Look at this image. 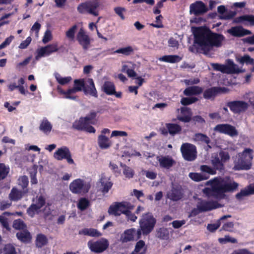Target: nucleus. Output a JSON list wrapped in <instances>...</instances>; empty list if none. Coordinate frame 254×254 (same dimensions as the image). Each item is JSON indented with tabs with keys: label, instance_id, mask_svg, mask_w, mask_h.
I'll return each mask as SVG.
<instances>
[{
	"label": "nucleus",
	"instance_id": "nucleus-1",
	"mask_svg": "<svg viewBox=\"0 0 254 254\" xmlns=\"http://www.w3.org/2000/svg\"><path fill=\"white\" fill-rule=\"evenodd\" d=\"M194 43L204 52L209 51L213 47H220L225 38L221 35L212 33L205 27L192 28Z\"/></svg>",
	"mask_w": 254,
	"mask_h": 254
},
{
	"label": "nucleus",
	"instance_id": "nucleus-2",
	"mask_svg": "<svg viewBox=\"0 0 254 254\" xmlns=\"http://www.w3.org/2000/svg\"><path fill=\"white\" fill-rule=\"evenodd\" d=\"M211 188H205L203 192L208 196L213 195L217 198H224L225 193L232 192L236 190L239 184L229 178H215L207 182Z\"/></svg>",
	"mask_w": 254,
	"mask_h": 254
},
{
	"label": "nucleus",
	"instance_id": "nucleus-3",
	"mask_svg": "<svg viewBox=\"0 0 254 254\" xmlns=\"http://www.w3.org/2000/svg\"><path fill=\"white\" fill-rule=\"evenodd\" d=\"M253 150L245 148L234 157V169L235 170H249L252 166L253 159Z\"/></svg>",
	"mask_w": 254,
	"mask_h": 254
},
{
	"label": "nucleus",
	"instance_id": "nucleus-4",
	"mask_svg": "<svg viewBox=\"0 0 254 254\" xmlns=\"http://www.w3.org/2000/svg\"><path fill=\"white\" fill-rule=\"evenodd\" d=\"M91 188L89 181L82 179H76L72 181L69 186L70 191L76 194L84 195L87 193Z\"/></svg>",
	"mask_w": 254,
	"mask_h": 254
},
{
	"label": "nucleus",
	"instance_id": "nucleus-5",
	"mask_svg": "<svg viewBox=\"0 0 254 254\" xmlns=\"http://www.w3.org/2000/svg\"><path fill=\"white\" fill-rule=\"evenodd\" d=\"M212 67L216 70L220 71L224 73H235L237 74L244 72L245 70L240 68L238 65L230 60H228L227 64H212Z\"/></svg>",
	"mask_w": 254,
	"mask_h": 254
},
{
	"label": "nucleus",
	"instance_id": "nucleus-6",
	"mask_svg": "<svg viewBox=\"0 0 254 254\" xmlns=\"http://www.w3.org/2000/svg\"><path fill=\"white\" fill-rule=\"evenodd\" d=\"M156 219L150 213H147L142 216L139 220V227L143 235H147L153 229L156 224Z\"/></svg>",
	"mask_w": 254,
	"mask_h": 254
},
{
	"label": "nucleus",
	"instance_id": "nucleus-7",
	"mask_svg": "<svg viewBox=\"0 0 254 254\" xmlns=\"http://www.w3.org/2000/svg\"><path fill=\"white\" fill-rule=\"evenodd\" d=\"M133 208V206L127 201L114 202L110 206L108 212L110 215L119 216L127 213V210H132Z\"/></svg>",
	"mask_w": 254,
	"mask_h": 254
},
{
	"label": "nucleus",
	"instance_id": "nucleus-8",
	"mask_svg": "<svg viewBox=\"0 0 254 254\" xmlns=\"http://www.w3.org/2000/svg\"><path fill=\"white\" fill-rule=\"evenodd\" d=\"M99 2L89 0L80 4L77 7V10L80 13L87 12L94 16H98L99 13Z\"/></svg>",
	"mask_w": 254,
	"mask_h": 254
},
{
	"label": "nucleus",
	"instance_id": "nucleus-9",
	"mask_svg": "<svg viewBox=\"0 0 254 254\" xmlns=\"http://www.w3.org/2000/svg\"><path fill=\"white\" fill-rule=\"evenodd\" d=\"M54 158L57 161L66 160L69 164H74V162L72 158L69 149L65 146L58 148L53 154Z\"/></svg>",
	"mask_w": 254,
	"mask_h": 254
},
{
	"label": "nucleus",
	"instance_id": "nucleus-10",
	"mask_svg": "<svg viewBox=\"0 0 254 254\" xmlns=\"http://www.w3.org/2000/svg\"><path fill=\"white\" fill-rule=\"evenodd\" d=\"M45 199L42 196H39L33 200V202L30 206L27 209V212L31 217L39 214L45 205Z\"/></svg>",
	"mask_w": 254,
	"mask_h": 254
},
{
	"label": "nucleus",
	"instance_id": "nucleus-11",
	"mask_svg": "<svg viewBox=\"0 0 254 254\" xmlns=\"http://www.w3.org/2000/svg\"><path fill=\"white\" fill-rule=\"evenodd\" d=\"M87 245L92 252L101 253L108 249L109 242L106 239L102 238L96 241H90L88 242Z\"/></svg>",
	"mask_w": 254,
	"mask_h": 254
},
{
	"label": "nucleus",
	"instance_id": "nucleus-12",
	"mask_svg": "<svg viewBox=\"0 0 254 254\" xmlns=\"http://www.w3.org/2000/svg\"><path fill=\"white\" fill-rule=\"evenodd\" d=\"M59 50L57 43H54L45 47H42L36 50V60H39L43 57L49 56L52 53L57 52Z\"/></svg>",
	"mask_w": 254,
	"mask_h": 254
},
{
	"label": "nucleus",
	"instance_id": "nucleus-13",
	"mask_svg": "<svg viewBox=\"0 0 254 254\" xmlns=\"http://www.w3.org/2000/svg\"><path fill=\"white\" fill-rule=\"evenodd\" d=\"M141 235L140 230L136 231L134 228L128 229L121 234L120 240L123 243L133 241L139 239Z\"/></svg>",
	"mask_w": 254,
	"mask_h": 254
},
{
	"label": "nucleus",
	"instance_id": "nucleus-14",
	"mask_svg": "<svg viewBox=\"0 0 254 254\" xmlns=\"http://www.w3.org/2000/svg\"><path fill=\"white\" fill-rule=\"evenodd\" d=\"M197 209L192 210L190 217L195 216L201 211L210 210L218 207L217 203L211 202L206 201L199 199L197 202Z\"/></svg>",
	"mask_w": 254,
	"mask_h": 254
},
{
	"label": "nucleus",
	"instance_id": "nucleus-15",
	"mask_svg": "<svg viewBox=\"0 0 254 254\" xmlns=\"http://www.w3.org/2000/svg\"><path fill=\"white\" fill-rule=\"evenodd\" d=\"M181 151L185 159L188 161L194 160L196 157V150L194 145L188 143H183Z\"/></svg>",
	"mask_w": 254,
	"mask_h": 254
},
{
	"label": "nucleus",
	"instance_id": "nucleus-16",
	"mask_svg": "<svg viewBox=\"0 0 254 254\" xmlns=\"http://www.w3.org/2000/svg\"><path fill=\"white\" fill-rule=\"evenodd\" d=\"M76 40L84 50L90 47L91 39L83 28H80L76 35Z\"/></svg>",
	"mask_w": 254,
	"mask_h": 254
},
{
	"label": "nucleus",
	"instance_id": "nucleus-17",
	"mask_svg": "<svg viewBox=\"0 0 254 254\" xmlns=\"http://www.w3.org/2000/svg\"><path fill=\"white\" fill-rule=\"evenodd\" d=\"M227 106L234 113L239 114L247 110L249 105L245 101L236 100L228 102Z\"/></svg>",
	"mask_w": 254,
	"mask_h": 254
},
{
	"label": "nucleus",
	"instance_id": "nucleus-18",
	"mask_svg": "<svg viewBox=\"0 0 254 254\" xmlns=\"http://www.w3.org/2000/svg\"><path fill=\"white\" fill-rule=\"evenodd\" d=\"M113 183L111 181L110 176L105 173L102 174L99 182L97 183V186L100 188L103 193H107L111 189Z\"/></svg>",
	"mask_w": 254,
	"mask_h": 254
},
{
	"label": "nucleus",
	"instance_id": "nucleus-19",
	"mask_svg": "<svg viewBox=\"0 0 254 254\" xmlns=\"http://www.w3.org/2000/svg\"><path fill=\"white\" fill-rule=\"evenodd\" d=\"M182 127L180 125L173 123L166 124L164 127L160 129L161 133L165 135L168 133L171 135H175L180 133Z\"/></svg>",
	"mask_w": 254,
	"mask_h": 254
},
{
	"label": "nucleus",
	"instance_id": "nucleus-20",
	"mask_svg": "<svg viewBox=\"0 0 254 254\" xmlns=\"http://www.w3.org/2000/svg\"><path fill=\"white\" fill-rule=\"evenodd\" d=\"M215 131L224 133L233 137L237 136L238 132L236 128L229 124H220L217 125L214 128Z\"/></svg>",
	"mask_w": 254,
	"mask_h": 254
},
{
	"label": "nucleus",
	"instance_id": "nucleus-21",
	"mask_svg": "<svg viewBox=\"0 0 254 254\" xmlns=\"http://www.w3.org/2000/svg\"><path fill=\"white\" fill-rule=\"evenodd\" d=\"M208 9L201 1H196L190 5V14L197 15L205 13Z\"/></svg>",
	"mask_w": 254,
	"mask_h": 254
},
{
	"label": "nucleus",
	"instance_id": "nucleus-22",
	"mask_svg": "<svg viewBox=\"0 0 254 254\" xmlns=\"http://www.w3.org/2000/svg\"><path fill=\"white\" fill-rule=\"evenodd\" d=\"M84 84L83 91L85 94H89L95 97H97V92L92 79L88 78L86 79L84 81Z\"/></svg>",
	"mask_w": 254,
	"mask_h": 254
},
{
	"label": "nucleus",
	"instance_id": "nucleus-23",
	"mask_svg": "<svg viewBox=\"0 0 254 254\" xmlns=\"http://www.w3.org/2000/svg\"><path fill=\"white\" fill-rule=\"evenodd\" d=\"M160 167L168 169L175 164V161L169 156H161L156 157Z\"/></svg>",
	"mask_w": 254,
	"mask_h": 254
},
{
	"label": "nucleus",
	"instance_id": "nucleus-24",
	"mask_svg": "<svg viewBox=\"0 0 254 254\" xmlns=\"http://www.w3.org/2000/svg\"><path fill=\"white\" fill-rule=\"evenodd\" d=\"M28 192V189L19 190L16 188L14 187L11 189L8 197L10 200L17 201L21 199L23 196Z\"/></svg>",
	"mask_w": 254,
	"mask_h": 254
},
{
	"label": "nucleus",
	"instance_id": "nucleus-25",
	"mask_svg": "<svg viewBox=\"0 0 254 254\" xmlns=\"http://www.w3.org/2000/svg\"><path fill=\"white\" fill-rule=\"evenodd\" d=\"M227 32L232 35L236 37H242L251 34L250 30L244 29L241 26L232 27L228 30Z\"/></svg>",
	"mask_w": 254,
	"mask_h": 254
},
{
	"label": "nucleus",
	"instance_id": "nucleus-26",
	"mask_svg": "<svg viewBox=\"0 0 254 254\" xmlns=\"http://www.w3.org/2000/svg\"><path fill=\"white\" fill-rule=\"evenodd\" d=\"M191 113L190 109L183 107L180 109V113L177 116V119L183 122H189L191 117Z\"/></svg>",
	"mask_w": 254,
	"mask_h": 254
},
{
	"label": "nucleus",
	"instance_id": "nucleus-27",
	"mask_svg": "<svg viewBox=\"0 0 254 254\" xmlns=\"http://www.w3.org/2000/svg\"><path fill=\"white\" fill-rule=\"evenodd\" d=\"M135 65L130 62L123 63L122 71L126 72L129 77H135L136 73L134 71Z\"/></svg>",
	"mask_w": 254,
	"mask_h": 254
},
{
	"label": "nucleus",
	"instance_id": "nucleus-28",
	"mask_svg": "<svg viewBox=\"0 0 254 254\" xmlns=\"http://www.w3.org/2000/svg\"><path fill=\"white\" fill-rule=\"evenodd\" d=\"M234 22L235 23H243L246 25L254 26V15H244L236 18Z\"/></svg>",
	"mask_w": 254,
	"mask_h": 254
},
{
	"label": "nucleus",
	"instance_id": "nucleus-29",
	"mask_svg": "<svg viewBox=\"0 0 254 254\" xmlns=\"http://www.w3.org/2000/svg\"><path fill=\"white\" fill-rule=\"evenodd\" d=\"M219 156L221 158V161L219 159L212 161L213 165L217 169H221L223 167L222 162H225L230 159L228 153L226 151H221L219 153Z\"/></svg>",
	"mask_w": 254,
	"mask_h": 254
},
{
	"label": "nucleus",
	"instance_id": "nucleus-30",
	"mask_svg": "<svg viewBox=\"0 0 254 254\" xmlns=\"http://www.w3.org/2000/svg\"><path fill=\"white\" fill-rule=\"evenodd\" d=\"M98 144L101 149H106L112 146V142L106 136L99 135L98 137Z\"/></svg>",
	"mask_w": 254,
	"mask_h": 254
},
{
	"label": "nucleus",
	"instance_id": "nucleus-31",
	"mask_svg": "<svg viewBox=\"0 0 254 254\" xmlns=\"http://www.w3.org/2000/svg\"><path fill=\"white\" fill-rule=\"evenodd\" d=\"M147 251V246L142 240H139L135 245L133 251L130 254H145Z\"/></svg>",
	"mask_w": 254,
	"mask_h": 254
},
{
	"label": "nucleus",
	"instance_id": "nucleus-32",
	"mask_svg": "<svg viewBox=\"0 0 254 254\" xmlns=\"http://www.w3.org/2000/svg\"><path fill=\"white\" fill-rule=\"evenodd\" d=\"M77 26L76 24L68 28L65 32V38L69 41L73 42L76 39L75 34L77 32Z\"/></svg>",
	"mask_w": 254,
	"mask_h": 254
},
{
	"label": "nucleus",
	"instance_id": "nucleus-33",
	"mask_svg": "<svg viewBox=\"0 0 254 254\" xmlns=\"http://www.w3.org/2000/svg\"><path fill=\"white\" fill-rule=\"evenodd\" d=\"M52 125L46 119H43L40 125L39 129L43 133L49 134L52 129Z\"/></svg>",
	"mask_w": 254,
	"mask_h": 254
},
{
	"label": "nucleus",
	"instance_id": "nucleus-34",
	"mask_svg": "<svg viewBox=\"0 0 254 254\" xmlns=\"http://www.w3.org/2000/svg\"><path fill=\"white\" fill-rule=\"evenodd\" d=\"M182 58L177 55H165L158 58V60L169 63H175L180 62Z\"/></svg>",
	"mask_w": 254,
	"mask_h": 254
},
{
	"label": "nucleus",
	"instance_id": "nucleus-35",
	"mask_svg": "<svg viewBox=\"0 0 254 254\" xmlns=\"http://www.w3.org/2000/svg\"><path fill=\"white\" fill-rule=\"evenodd\" d=\"M90 200L85 197L80 198L77 202V207L80 211L86 210L90 206Z\"/></svg>",
	"mask_w": 254,
	"mask_h": 254
},
{
	"label": "nucleus",
	"instance_id": "nucleus-36",
	"mask_svg": "<svg viewBox=\"0 0 254 254\" xmlns=\"http://www.w3.org/2000/svg\"><path fill=\"white\" fill-rule=\"evenodd\" d=\"M167 197L171 200L177 201L182 198L183 194L180 190L173 189L168 192Z\"/></svg>",
	"mask_w": 254,
	"mask_h": 254
},
{
	"label": "nucleus",
	"instance_id": "nucleus-37",
	"mask_svg": "<svg viewBox=\"0 0 254 254\" xmlns=\"http://www.w3.org/2000/svg\"><path fill=\"white\" fill-rule=\"evenodd\" d=\"M84 80H75L74 81V87L70 89V92L72 95H75V94L78 91L84 90Z\"/></svg>",
	"mask_w": 254,
	"mask_h": 254
},
{
	"label": "nucleus",
	"instance_id": "nucleus-38",
	"mask_svg": "<svg viewBox=\"0 0 254 254\" xmlns=\"http://www.w3.org/2000/svg\"><path fill=\"white\" fill-rule=\"evenodd\" d=\"M202 91V89L201 87L194 86L186 88L184 90V93L186 96H191L198 95L201 93Z\"/></svg>",
	"mask_w": 254,
	"mask_h": 254
},
{
	"label": "nucleus",
	"instance_id": "nucleus-39",
	"mask_svg": "<svg viewBox=\"0 0 254 254\" xmlns=\"http://www.w3.org/2000/svg\"><path fill=\"white\" fill-rule=\"evenodd\" d=\"M230 215H224L221 217L219 220H217L215 223L209 224L207 226V229L210 232H215L220 226V221L227 218L230 217Z\"/></svg>",
	"mask_w": 254,
	"mask_h": 254
},
{
	"label": "nucleus",
	"instance_id": "nucleus-40",
	"mask_svg": "<svg viewBox=\"0 0 254 254\" xmlns=\"http://www.w3.org/2000/svg\"><path fill=\"white\" fill-rule=\"evenodd\" d=\"M102 90L108 95H112L115 93V86L111 81H106L102 86Z\"/></svg>",
	"mask_w": 254,
	"mask_h": 254
},
{
	"label": "nucleus",
	"instance_id": "nucleus-41",
	"mask_svg": "<svg viewBox=\"0 0 254 254\" xmlns=\"http://www.w3.org/2000/svg\"><path fill=\"white\" fill-rule=\"evenodd\" d=\"M18 240L23 242H28L31 239L30 233L26 230L21 231L16 234Z\"/></svg>",
	"mask_w": 254,
	"mask_h": 254
},
{
	"label": "nucleus",
	"instance_id": "nucleus-42",
	"mask_svg": "<svg viewBox=\"0 0 254 254\" xmlns=\"http://www.w3.org/2000/svg\"><path fill=\"white\" fill-rule=\"evenodd\" d=\"M189 176L191 180L195 182H199L207 180L209 178L208 175L203 174L202 173H190Z\"/></svg>",
	"mask_w": 254,
	"mask_h": 254
},
{
	"label": "nucleus",
	"instance_id": "nucleus-43",
	"mask_svg": "<svg viewBox=\"0 0 254 254\" xmlns=\"http://www.w3.org/2000/svg\"><path fill=\"white\" fill-rule=\"evenodd\" d=\"M87 124L88 123L84 118H80L74 122L73 127L76 129L83 130Z\"/></svg>",
	"mask_w": 254,
	"mask_h": 254
},
{
	"label": "nucleus",
	"instance_id": "nucleus-44",
	"mask_svg": "<svg viewBox=\"0 0 254 254\" xmlns=\"http://www.w3.org/2000/svg\"><path fill=\"white\" fill-rule=\"evenodd\" d=\"M79 234L88 235L91 237H98L101 236V234L94 229L85 228L80 230Z\"/></svg>",
	"mask_w": 254,
	"mask_h": 254
},
{
	"label": "nucleus",
	"instance_id": "nucleus-45",
	"mask_svg": "<svg viewBox=\"0 0 254 254\" xmlns=\"http://www.w3.org/2000/svg\"><path fill=\"white\" fill-rule=\"evenodd\" d=\"M193 138L194 141L199 143H205L208 144L210 141L209 138L202 133H196Z\"/></svg>",
	"mask_w": 254,
	"mask_h": 254
},
{
	"label": "nucleus",
	"instance_id": "nucleus-46",
	"mask_svg": "<svg viewBox=\"0 0 254 254\" xmlns=\"http://www.w3.org/2000/svg\"><path fill=\"white\" fill-rule=\"evenodd\" d=\"M54 76L57 82L61 85L66 84L71 80V77L70 76L62 77L57 72L54 73Z\"/></svg>",
	"mask_w": 254,
	"mask_h": 254
},
{
	"label": "nucleus",
	"instance_id": "nucleus-47",
	"mask_svg": "<svg viewBox=\"0 0 254 254\" xmlns=\"http://www.w3.org/2000/svg\"><path fill=\"white\" fill-rule=\"evenodd\" d=\"M217 10L219 13L222 14V15L220 16L221 19H229L232 18L235 15L232 12L225 14L224 13L226 11V8L224 5L219 6L217 8Z\"/></svg>",
	"mask_w": 254,
	"mask_h": 254
},
{
	"label": "nucleus",
	"instance_id": "nucleus-48",
	"mask_svg": "<svg viewBox=\"0 0 254 254\" xmlns=\"http://www.w3.org/2000/svg\"><path fill=\"white\" fill-rule=\"evenodd\" d=\"M121 166L123 169V173L125 177L127 179L132 178L134 175L133 170L125 165H123L122 163L121 164Z\"/></svg>",
	"mask_w": 254,
	"mask_h": 254
},
{
	"label": "nucleus",
	"instance_id": "nucleus-49",
	"mask_svg": "<svg viewBox=\"0 0 254 254\" xmlns=\"http://www.w3.org/2000/svg\"><path fill=\"white\" fill-rule=\"evenodd\" d=\"M58 90L59 92L63 95L64 98L66 99H71L73 100H75L77 98V96L75 95H72L70 92V89H69L67 91H65L63 90L61 87H58Z\"/></svg>",
	"mask_w": 254,
	"mask_h": 254
},
{
	"label": "nucleus",
	"instance_id": "nucleus-50",
	"mask_svg": "<svg viewBox=\"0 0 254 254\" xmlns=\"http://www.w3.org/2000/svg\"><path fill=\"white\" fill-rule=\"evenodd\" d=\"M133 51V49L131 46H127L122 48L116 50L114 53L122 54L123 55L127 56L131 54Z\"/></svg>",
	"mask_w": 254,
	"mask_h": 254
},
{
	"label": "nucleus",
	"instance_id": "nucleus-51",
	"mask_svg": "<svg viewBox=\"0 0 254 254\" xmlns=\"http://www.w3.org/2000/svg\"><path fill=\"white\" fill-rule=\"evenodd\" d=\"M9 168L4 164L0 163V180L4 179L8 175Z\"/></svg>",
	"mask_w": 254,
	"mask_h": 254
},
{
	"label": "nucleus",
	"instance_id": "nucleus-52",
	"mask_svg": "<svg viewBox=\"0 0 254 254\" xmlns=\"http://www.w3.org/2000/svg\"><path fill=\"white\" fill-rule=\"evenodd\" d=\"M28 183V179L26 176H20L17 180V184L18 186L21 187L23 190L27 189V187Z\"/></svg>",
	"mask_w": 254,
	"mask_h": 254
},
{
	"label": "nucleus",
	"instance_id": "nucleus-53",
	"mask_svg": "<svg viewBox=\"0 0 254 254\" xmlns=\"http://www.w3.org/2000/svg\"><path fill=\"white\" fill-rule=\"evenodd\" d=\"M217 92V89L215 87L209 88L204 92V97L206 99H210L214 97Z\"/></svg>",
	"mask_w": 254,
	"mask_h": 254
},
{
	"label": "nucleus",
	"instance_id": "nucleus-54",
	"mask_svg": "<svg viewBox=\"0 0 254 254\" xmlns=\"http://www.w3.org/2000/svg\"><path fill=\"white\" fill-rule=\"evenodd\" d=\"M237 61L240 64L246 63L247 64H254V60L251 58L249 55H245L238 59Z\"/></svg>",
	"mask_w": 254,
	"mask_h": 254
},
{
	"label": "nucleus",
	"instance_id": "nucleus-55",
	"mask_svg": "<svg viewBox=\"0 0 254 254\" xmlns=\"http://www.w3.org/2000/svg\"><path fill=\"white\" fill-rule=\"evenodd\" d=\"M47 240L46 237L42 234H39L37 236L36 239V245L38 247H42L46 244Z\"/></svg>",
	"mask_w": 254,
	"mask_h": 254
},
{
	"label": "nucleus",
	"instance_id": "nucleus-56",
	"mask_svg": "<svg viewBox=\"0 0 254 254\" xmlns=\"http://www.w3.org/2000/svg\"><path fill=\"white\" fill-rule=\"evenodd\" d=\"M109 168L116 176H119L121 174L118 166L114 162L111 161L110 162Z\"/></svg>",
	"mask_w": 254,
	"mask_h": 254
},
{
	"label": "nucleus",
	"instance_id": "nucleus-57",
	"mask_svg": "<svg viewBox=\"0 0 254 254\" xmlns=\"http://www.w3.org/2000/svg\"><path fill=\"white\" fill-rule=\"evenodd\" d=\"M53 39V35L52 32L47 29L44 33V36L42 38V42L44 44H46L50 42Z\"/></svg>",
	"mask_w": 254,
	"mask_h": 254
},
{
	"label": "nucleus",
	"instance_id": "nucleus-58",
	"mask_svg": "<svg viewBox=\"0 0 254 254\" xmlns=\"http://www.w3.org/2000/svg\"><path fill=\"white\" fill-rule=\"evenodd\" d=\"M200 169L202 172L206 173L207 174H205L208 175L209 176V175H214L216 174V171L214 169L207 165H202L200 166Z\"/></svg>",
	"mask_w": 254,
	"mask_h": 254
},
{
	"label": "nucleus",
	"instance_id": "nucleus-59",
	"mask_svg": "<svg viewBox=\"0 0 254 254\" xmlns=\"http://www.w3.org/2000/svg\"><path fill=\"white\" fill-rule=\"evenodd\" d=\"M197 100V98L194 97H184L181 99V103L183 105H187L195 102Z\"/></svg>",
	"mask_w": 254,
	"mask_h": 254
},
{
	"label": "nucleus",
	"instance_id": "nucleus-60",
	"mask_svg": "<svg viewBox=\"0 0 254 254\" xmlns=\"http://www.w3.org/2000/svg\"><path fill=\"white\" fill-rule=\"evenodd\" d=\"M127 136V133L126 131L122 130H113L112 132L111 137H116L118 138L120 137H126Z\"/></svg>",
	"mask_w": 254,
	"mask_h": 254
},
{
	"label": "nucleus",
	"instance_id": "nucleus-61",
	"mask_svg": "<svg viewBox=\"0 0 254 254\" xmlns=\"http://www.w3.org/2000/svg\"><path fill=\"white\" fill-rule=\"evenodd\" d=\"M97 113V112L92 111L84 118L88 124H94L93 120L95 119Z\"/></svg>",
	"mask_w": 254,
	"mask_h": 254
},
{
	"label": "nucleus",
	"instance_id": "nucleus-62",
	"mask_svg": "<svg viewBox=\"0 0 254 254\" xmlns=\"http://www.w3.org/2000/svg\"><path fill=\"white\" fill-rule=\"evenodd\" d=\"M218 241L221 244H226L229 242L231 243H235L237 242L236 239L231 237L229 236H225L223 238H219Z\"/></svg>",
	"mask_w": 254,
	"mask_h": 254
},
{
	"label": "nucleus",
	"instance_id": "nucleus-63",
	"mask_svg": "<svg viewBox=\"0 0 254 254\" xmlns=\"http://www.w3.org/2000/svg\"><path fill=\"white\" fill-rule=\"evenodd\" d=\"M13 227L16 229H23L26 226L23 222L20 219L15 220L13 223Z\"/></svg>",
	"mask_w": 254,
	"mask_h": 254
},
{
	"label": "nucleus",
	"instance_id": "nucleus-64",
	"mask_svg": "<svg viewBox=\"0 0 254 254\" xmlns=\"http://www.w3.org/2000/svg\"><path fill=\"white\" fill-rule=\"evenodd\" d=\"M3 254H16L14 247L10 244L5 246Z\"/></svg>",
	"mask_w": 254,
	"mask_h": 254
}]
</instances>
